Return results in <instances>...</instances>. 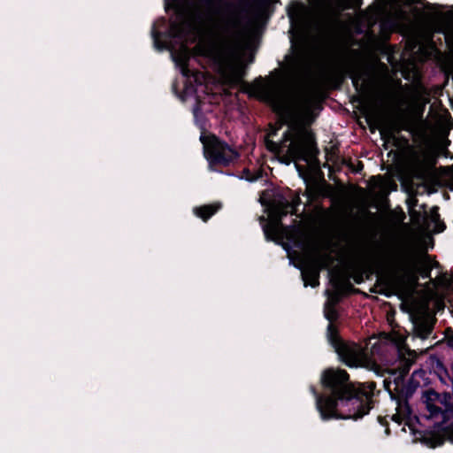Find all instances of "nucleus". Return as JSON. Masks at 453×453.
<instances>
[{
  "instance_id": "obj_9",
  "label": "nucleus",
  "mask_w": 453,
  "mask_h": 453,
  "mask_svg": "<svg viewBox=\"0 0 453 453\" xmlns=\"http://www.w3.org/2000/svg\"><path fill=\"white\" fill-rule=\"evenodd\" d=\"M200 140L203 146L204 157L210 165L228 166L239 157V153L234 148L214 135H202Z\"/></svg>"
},
{
  "instance_id": "obj_25",
  "label": "nucleus",
  "mask_w": 453,
  "mask_h": 453,
  "mask_svg": "<svg viewBox=\"0 0 453 453\" xmlns=\"http://www.w3.org/2000/svg\"><path fill=\"white\" fill-rule=\"evenodd\" d=\"M368 123L370 125H372V122H374L376 125L380 126L381 123H382V119L380 118V116L377 113V112H372L369 117H368Z\"/></svg>"
},
{
  "instance_id": "obj_16",
  "label": "nucleus",
  "mask_w": 453,
  "mask_h": 453,
  "mask_svg": "<svg viewBox=\"0 0 453 453\" xmlns=\"http://www.w3.org/2000/svg\"><path fill=\"white\" fill-rule=\"evenodd\" d=\"M288 75L293 78L300 77L306 67V57L302 50H297L287 57Z\"/></svg>"
},
{
  "instance_id": "obj_3",
  "label": "nucleus",
  "mask_w": 453,
  "mask_h": 453,
  "mask_svg": "<svg viewBox=\"0 0 453 453\" xmlns=\"http://www.w3.org/2000/svg\"><path fill=\"white\" fill-rule=\"evenodd\" d=\"M198 17L177 10L176 18L172 20L169 27L164 33L157 28L165 27L166 21L162 19L156 21L151 29L153 45L157 50H168L180 73L187 79H193L196 83H202V74L189 68L192 52L188 47V42H194L199 34Z\"/></svg>"
},
{
  "instance_id": "obj_11",
  "label": "nucleus",
  "mask_w": 453,
  "mask_h": 453,
  "mask_svg": "<svg viewBox=\"0 0 453 453\" xmlns=\"http://www.w3.org/2000/svg\"><path fill=\"white\" fill-rule=\"evenodd\" d=\"M307 260L303 262L301 270L302 279L305 287L315 288L319 284V271L331 263L330 257L324 252H316L310 254Z\"/></svg>"
},
{
  "instance_id": "obj_2",
  "label": "nucleus",
  "mask_w": 453,
  "mask_h": 453,
  "mask_svg": "<svg viewBox=\"0 0 453 453\" xmlns=\"http://www.w3.org/2000/svg\"><path fill=\"white\" fill-rule=\"evenodd\" d=\"M321 383L324 388L322 395H319L314 388H311V391L323 419L334 418L356 420L369 412L374 383L368 384V390L364 387L356 388L349 381V375L344 370L332 368L323 372Z\"/></svg>"
},
{
  "instance_id": "obj_21",
  "label": "nucleus",
  "mask_w": 453,
  "mask_h": 453,
  "mask_svg": "<svg viewBox=\"0 0 453 453\" xmlns=\"http://www.w3.org/2000/svg\"><path fill=\"white\" fill-rule=\"evenodd\" d=\"M219 208H220V203H214V204L203 205L201 207H196V208H194L193 211H194L195 215L201 218L203 221H206Z\"/></svg>"
},
{
  "instance_id": "obj_23",
  "label": "nucleus",
  "mask_w": 453,
  "mask_h": 453,
  "mask_svg": "<svg viewBox=\"0 0 453 453\" xmlns=\"http://www.w3.org/2000/svg\"><path fill=\"white\" fill-rule=\"evenodd\" d=\"M252 12L256 15H259L269 5V0H250Z\"/></svg>"
},
{
  "instance_id": "obj_5",
  "label": "nucleus",
  "mask_w": 453,
  "mask_h": 453,
  "mask_svg": "<svg viewBox=\"0 0 453 453\" xmlns=\"http://www.w3.org/2000/svg\"><path fill=\"white\" fill-rule=\"evenodd\" d=\"M338 300L336 293L331 294L325 305L324 313L326 319L330 321L327 326V339L334 347L341 359L350 367H372L374 361L372 358V352L367 348H363L357 343L344 342L337 334V331L332 321L337 317L334 303Z\"/></svg>"
},
{
  "instance_id": "obj_12",
  "label": "nucleus",
  "mask_w": 453,
  "mask_h": 453,
  "mask_svg": "<svg viewBox=\"0 0 453 453\" xmlns=\"http://www.w3.org/2000/svg\"><path fill=\"white\" fill-rule=\"evenodd\" d=\"M429 96L430 94L426 88L418 86L413 90L411 99L402 95L394 100V104L397 106L411 104L417 115L422 118L425 107L430 102Z\"/></svg>"
},
{
  "instance_id": "obj_10",
  "label": "nucleus",
  "mask_w": 453,
  "mask_h": 453,
  "mask_svg": "<svg viewBox=\"0 0 453 453\" xmlns=\"http://www.w3.org/2000/svg\"><path fill=\"white\" fill-rule=\"evenodd\" d=\"M362 0H323L320 23L326 29L334 28L343 11L359 7Z\"/></svg>"
},
{
  "instance_id": "obj_18",
  "label": "nucleus",
  "mask_w": 453,
  "mask_h": 453,
  "mask_svg": "<svg viewBox=\"0 0 453 453\" xmlns=\"http://www.w3.org/2000/svg\"><path fill=\"white\" fill-rule=\"evenodd\" d=\"M413 336L420 339H426L431 334L433 329L432 323L426 318H418L413 320Z\"/></svg>"
},
{
  "instance_id": "obj_26",
  "label": "nucleus",
  "mask_w": 453,
  "mask_h": 453,
  "mask_svg": "<svg viewBox=\"0 0 453 453\" xmlns=\"http://www.w3.org/2000/svg\"><path fill=\"white\" fill-rule=\"evenodd\" d=\"M439 284L445 285L453 289V279L450 277L444 276L442 279L439 280Z\"/></svg>"
},
{
  "instance_id": "obj_30",
  "label": "nucleus",
  "mask_w": 453,
  "mask_h": 453,
  "mask_svg": "<svg viewBox=\"0 0 453 453\" xmlns=\"http://www.w3.org/2000/svg\"><path fill=\"white\" fill-rule=\"evenodd\" d=\"M398 85H399L400 91L403 92V86L401 85V82H399Z\"/></svg>"
},
{
  "instance_id": "obj_15",
  "label": "nucleus",
  "mask_w": 453,
  "mask_h": 453,
  "mask_svg": "<svg viewBox=\"0 0 453 453\" xmlns=\"http://www.w3.org/2000/svg\"><path fill=\"white\" fill-rule=\"evenodd\" d=\"M385 339L394 344L401 357L407 360H412L415 357V351L411 350L405 344L407 336L400 330H392L391 333L386 334Z\"/></svg>"
},
{
  "instance_id": "obj_8",
  "label": "nucleus",
  "mask_w": 453,
  "mask_h": 453,
  "mask_svg": "<svg viewBox=\"0 0 453 453\" xmlns=\"http://www.w3.org/2000/svg\"><path fill=\"white\" fill-rule=\"evenodd\" d=\"M299 203V198H294L290 203L285 198L274 201L268 206V222L263 226L267 239L277 241L282 238L285 229L280 223L281 217L287 215Z\"/></svg>"
},
{
  "instance_id": "obj_19",
  "label": "nucleus",
  "mask_w": 453,
  "mask_h": 453,
  "mask_svg": "<svg viewBox=\"0 0 453 453\" xmlns=\"http://www.w3.org/2000/svg\"><path fill=\"white\" fill-rule=\"evenodd\" d=\"M426 226L430 231L434 233H441L444 230V223L440 220V215L438 213V208L433 207L426 217Z\"/></svg>"
},
{
  "instance_id": "obj_27",
  "label": "nucleus",
  "mask_w": 453,
  "mask_h": 453,
  "mask_svg": "<svg viewBox=\"0 0 453 453\" xmlns=\"http://www.w3.org/2000/svg\"><path fill=\"white\" fill-rule=\"evenodd\" d=\"M193 114L196 119H197L199 114H201V109L198 104L193 108Z\"/></svg>"
},
{
  "instance_id": "obj_17",
  "label": "nucleus",
  "mask_w": 453,
  "mask_h": 453,
  "mask_svg": "<svg viewBox=\"0 0 453 453\" xmlns=\"http://www.w3.org/2000/svg\"><path fill=\"white\" fill-rule=\"evenodd\" d=\"M308 14V8L301 2H292L288 7V16L291 23L304 21Z\"/></svg>"
},
{
  "instance_id": "obj_31",
  "label": "nucleus",
  "mask_w": 453,
  "mask_h": 453,
  "mask_svg": "<svg viewBox=\"0 0 453 453\" xmlns=\"http://www.w3.org/2000/svg\"><path fill=\"white\" fill-rule=\"evenodd\" d=\"M381 170H392V169H391V168H388V167L387 169H385V167H384V166H382V167H381Z\"/></svg>"
},
{
  "instance_id": "obj_22",
  "label": "nucleus",
  "mask_w": 453,
  "mask_h": 453,
  "mask_svg": "<svg viewBox=\"0 0 453 453\" xmlns=\"http://www.w3.org/2000/svg\"><path fill=\"white\" fill-rule=\"evenodd\" d=\"M364 74L360 70H352L350 78L352 80L353 86L358 91L364 87L365 80Z\"/></svg>"
},
{
  "instance_id": "obj_6",
  "label": "nucleus",
  "mask_w": 453,
  "mask_h": 453,
  "mask_svg": "<svg viewBox=\"0 0 453 453\" xmlns=\"http://www.w3.org/2000/svg\"><path fill=\"white\" fill-rule=\"evenodd\" d=\"M248 92L251 96L271 105L278 113H284L290 108L288 91L276 81H265L259 77L254 83L248 85Z\"/></svg>"
},
{
  "instance_id": "obj_7",
  "label": "nucleus",
  "mask_w": 453,
  "mask_h": 453,
  "mask_svg": "<svg viewBox=\"0 0 453 453\" xmlns=\"http://www.w3.org/2000/svg\"><path fill=\"white\" fill-rule=\"evenodd\" d=\"M389 265L395 277L400 282L408 281L416 284L418 275L422 278L430 277V265L424 257L407 256L401 261L391 260Z\"/></svg>"
},
{
  "instance_id": "obj_4",
  "label": "nucleus",
  "mask_w": 453,
  "mask_h": 453,
  "mask_svg": "<svg viewBox=\"0 0 453 453\" xmlns=\"http://www.w3.org/2000/svg\"><path fill=\"white\" fill-rule=\"evenodd\" d=\"M265 138L266 148L273 152L282 164L295 163L296 170H317L311 165L315 163L318 150L314 134L303 124H292L283 134L280 142Z\"/></svg>"
},
{
  "instance_id": "obj_28",
  "label": "nucleus",
  "mask_w": 453,
  "mask_h": 453,
  "mask_svg": "<svg viewBox=\"0 0 453 453\" xmlns=\"http://www.w3.org/2000/svg\"><path fill=\"white\" fill-rule=\"evenodd\" d=\"M406 4H418L420 3L422 0H403Z\"/></svg>"
},
{
  "instance_id": "obj_24",
  "label": "nucleus",
  "mask_w": 453,
  "mask_h": 453,
  "mask_svg": "<svg viewBox=\"0 0 453 453\" xmlns=\"http://www.w3.org/2000/svg\"><path fill=\"white\" fill-rule=\"evenodd\" d=\"M262 172H240V174L237 177L241 180H246L248 181H255L262 177Z\"/></svg>"
},
{
  "instance_id": "obj_13",
  "label": "nucleus",
  "mask_w": 453,
  "mask_h": 453,
  "mask_svg": "<svg viewBox=\"0 0 453 453\" xmlns=\"http://www.w3.org/2000/svg\"><path fill=\"white\" fill-rule=\"evenodd\" d=\"M450 396L439 395L434 390H427L422 395V402L428 411L427 418H434L442 412V408L448 409Z\"/></svg>"
},
{
  "instance_id": "obj_14",
  "label": "nucleus",
  "mask_w": 453,
  "mask_h": 453,
  "mask_svg": "<svg viewBox=\"0 0 453 453\" xmlns=\"http://www.w3.org/2000/svg\"><path fill=\"white\" fill-rule=\"evenodd\" d=\"M436 157V153L433 150L427 148L421 149L413 155V161L417 165V168L413 170H453V165L450 166L434 168Z\"/></svg>"
},
{
  "instance_id": "obj_29",
  "label": "nucleus",
  "mask_w": 453,
  "mask_h": 453,
  "mask_svg": "<svg viewBox=\"0 0 453 453\" xmlns=\"http://www.w3.org/2000/svg\"><path fill=\"white\" fill-rule=\"evenodd\" d=\"M307 173V172H302V171H299V175H300V177H302V178H305V176H306V174H305V173Z\"/></svg>"
},
{
  "instance_id": "obj_20",
  "label": "nucleus",
  "mask_w": 453,
  "mask_h": 453,
  "mask_svg": "<svg viewBox=\"0 0 453 453\" xmlns=\"http://www.w3.org/2000/svg\"><path fill=\"white\" fill-rule=\"evenodd\" d=\"M399 27V21L395 18H387L380 24V35L382 41L389 40L392 32Z\"/></svg>"
},
{
  "instance_id": "obj_1",
  "label": "nucleus",
  "mask_w": 453,
  "mask_h": 453,
  "mask_svg": "<svg viewBox=\"0 0 453 453\" xmlns=\"http://www.w3.org/2000/svg\"><path fill=\"white\" fill-rule=\"evenodd\" d=\"M176 8L182 4L197 8L200 4L211 7V40L204 47L205 55L212 58L225 70L231 82L239 84L245 75L242 55L250 41L248 27L243 23L248 12L243 0L237 3L211 0H165Z\"/></svg>"
}]
</instances>
